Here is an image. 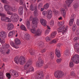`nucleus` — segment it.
<instances>
[{"label": "nucleus", "instance_id": "f8f14e48", "mask_svg": "<svg viewBox=\"0 0 79 79\" xmlns=\"http://www.w3.org/2000/svg\"><path fill=\"white\" fill-rule=\"evenodd\" d=\"M26 63V60L24 58V57H20L19 60V63L21 65H23V64H25Z\"/></svg>", "mask_w": 79, "mask_h": 79}, {"label": "nucleus", "instance_id": "5fc2aeb1", "mask_svg": "<svg viewBox=\"0 0 79 79\" xmlns=\"http://www.w3.org/2000/svg\"><path fill=\"white\" fill-rule=\"evenodd\" d=\"M42 5H43V4H42V3H40L39 4L38 6V8H40L41 7H42Z\"/></svg>", "mask_w": 79, "mask_h": 79}, {"label": "nucleus", "instance_id": "a878e982", "mask_svg": "<svg viewBox=\"0 0 79 79\" xmlns=\"http://www.w3.org/2000/svg\"><path fill=\"white\" fill-rule=\"evenodd\" d=\"M15 63H16L17 64H19V58H18V57H15Z\"/></svg>", "mask_w": 79, "mask_h": 79}, {"label": "nucleus", "instance_id": "603ef678", "mask_svg": "<svg viewBox=\"0 0 79 79\" xmlns=\"http://www.w3.org/2000/svg\"><path fill=\"white\" fill-rule=\"evenodd\" d=\"M46 49H41V53H45V52H46Z\"/></svg>", "mask_w": 79, "mask_h": 79}, {"label": "nucleus", "instance_id": "f257e3e1", "mask_svg": "<svg viewBox=\"0 0 79 79\" xmlns=\"http://www.w3.org/2000/svg\"><path fill=\"white\" fill-rule=\"evenodd\" d=\"M32 63V61L30 60H28L26 64L24 67V69L26 70V73L27 74V73H29L31 72H34V69L33 67L31 66L30 67V65H31Z\"/></svg>", "mask_w": 79, "mask_h": 79}, {"label": "nucleus", "instance_id": "58836bf2", "mask_svg": "<svg viewBox=\"0 0 79 79\" xmlns=\"http://www.w3.org/2000/svg\"><path fill=\"white\" fill-rule=\"evenodd\" d=\"M16 72V71H15V70H11L10 71V73H11V74H12V75H13L15 73V72Z\"/></svg>", "mask_w": 79, "mask_h": 79}, {"label": "nucleus", "instance_id": "4c0bfd02", "mask_svg": "<svg viewBox=\"0 0 79 79\" xmlns=\"http://www.w3.org/2000/svg\"><path fill=\"white\" fill-rule=\"evenodd\" d=\"M56 42H57V40L55 39H54L52 41L50 42V44H56Z\"/></svg>", "mask_w": 79, "mask_h": 79}, {"label": "nucleus", "instance_id": "6ab92c4d", "mask_svg": "<svg viewBox=\"0 0 79 79\" xmlns=\"http://www.w3.org/2000/svg\"><path fill=\"white\" fill-rule=\"evenodd\" d=\"M18 11L19 15H22L23 14V8L22 6L19 7Z\"/></svg>", "mask_w": 79, "mask_h": 79}, {"label": "nucleus", "instance_id": "9d476101", "mask_svg": "<svg viewBox=\"0 0 79 79\" xmlns=\"http://www.w3.org/2000/svg\"><path fill=\"white\" fill-rule=\"evenodd\" d=\"M44 65V61L41 59L37 61L36 63V66L37 67H40Z\"/></svg>", "mask_w": 79, "mask_h": 79}, {"label": "nucleus", "instance_id": "bf43d9fd", "mask_svg": "<svg viewBox=\"0 0 79 79\" xmlns=\"http://www.w3.org/2000/svg\"><path fill=\"white\" fill-rule=\"evenodd\" d=\"M44 43L42 42L39 45V47H43V46H44Z\"/></svg>", "mask_w": 79, "mask_h": 79}, {"label": "nucleus", "instance_id": "4d7b16f0", "mask_svg": "<svg viewBox=\"0 0 79 79\" xmlns=\"http://www.w3.org/2000/svg\"><path fill=\"white\" fill-rule=\"evenodd\" d=\"M0 52L2 54H3L4 53V52L3 51V48H0Z\"/></svg>", "mask_w": 79, "mask_h": 79}, {"label": "nucleus", "instance_id": "e2e57ef3", "mask_svg": "<svg viewBox=\"0 0 79 79\" xmlns=\"http://www.w3.org/2000/svg\"><path fill=\"white\" fill-rule=\"evenodd\" d=\"M79 7V6L78 5H74V8H77Z\"/></svg>", "mask_w": 79, "mask_h": 79}, {"label": "nucleus", "instance_id": "f3484780", "mask_svg": "<svg viewBox=\"0 0 79 79\" xmlns=\"http://www.w3.org/2000/svg\"><path fill=\"white\" fill-rule=\"evenodd\" d=\"M60 12L62 15H63V16L64 18H65V16H66V10H65L64 9L61 8L60 9Z\"/></svg>", "mask_w": 79, "mask_h": 79}, {"label": "nucleus", "instance_id": "473e14b6", "mask_svg": "<svg viewBox=\"0 0 79 79\" xmlns=\"http://www.w3.org/2000/svg\"><path fill=\"white\" fill-rule=\"evenodd\" d=\"M76 18V15L72 14L70 17V19H73L74 21V18Z\"/></svg>", "mask_w": 79, "mask_h": 79}, {"label": "nucleus", "instance_id": "69168bd1", "mask_svg": "<svg viewBox=\"0 0 79 79\" xmlns=\"http://www.w3.org/2000/svg\"><path fill=\"white\" fill-rule=\"evenodd\" d=\"M76 33L77 34V35L79 36V30H77L76 31Z\"/></svg>", "mask_w": 79, "mask_h": 79}, {"label": "nucleus", "instance_id": "6e6552de", "mask_svg": "<svg viewBox=\"0 0 79 79\" xmlns=\"http://www.w3.org/2000/svg\"><path fill=\"white\" fill-rule=\"evenodd\" d=\"M32 21V24L34 25H35L36 26H37V22H38V19L37 18H33V16L31 15L30 17L29 20L31 21Z\"/></svg>", "mask_w": 79, "mask_h": 79}, {"label": "nucleus", "instance_id": "79ce46f5", "mask_svg": "<svg viewBox=\"0 0 79 79\" xmlns=\"http://www.w3.org/2000/svg\"><path fill=\"white\" fill-rule=\"evenodd\" d=\"M61 59H57L56 60V61L57 63H60L61 62Z\"/></svg>", "mask_w": 79, "mask_h": 79}, {"label": "nucleus", "instance_id": "3c124183", "mask_svg": "<svg viewBox=\"0 0 79 79\" xmlns=\"http://www.w3.org/2000/svg\"><path fill=\"white\" fill-rule=\"evenodd\" d=\"M20 4L21 5L24 4V0H20Z\"/></svg>", "mask_w": 79, "mask_h": 79}, {"label": "nucleus", "instance_id": "2f4dec72", "mask_svg": "<svg viewBox=\"0 0 79 79\" xmlns=\"http://www.w3.org/2000/svg\"><path fill=\"white\" fill-rule=\"evenodd\" d=\"M79 43H77L76 44H74V47L75 48H76L77 49V48H78V47H79Z\"/></svg>", "mask_w": 79, "mask_h": 79}, {"label": "nucleus", "instance_id": "37998d69", "mask_svg": "<svg viewBox=\"0 0 79 79\" xmlns=\"http://www.w3.org/2000/svg\"><path fill=\"white\" fill-rule=\"evenodd\" d=\"M71 76L73 77H76V74H75V73L73 72H72L71 73Z\"/></svg>", "mask_w": 79, "mask_h": 79}, {"label": "nucleus", "instance_id": "774afa93", "mask_svg": "<svg viewBox=\"0 0 79 79\" xmlns=\"http://www.w3.org/2000/svg\"><path fill=\"white\" fill-rule=\"evenodd\" d=\"M77 24L78 26H79V20H77Z\"/></svg>", "mask_w": 79, "mask_h": 79}, {"label": "nucleus", "instance_id": "bb28decb", "mask_svg": "<svg viewBox=\"0 0 79 79\" xmlns=\"http://www.w3.org/2000/svg\"><path fill=\"white\" fill-rule=\"evenodd\" d=\"M29 35L28 34V33H26L25 35V39L26 40H28L29 39Z\"/></svg>", "mask_w": 79, "mask_h": 79}, {"label": "nucleus", "instance_id": "7ed1b4c3", "mask_svg": "<svg viewBox=\"0 0 79 79\" xmlns=\"http://www.w3.org/2000/svg\"><path fill=\"white\" fill-rule=\"evenodd\" d=\"M75 63L78 64L79 63V55L78 54H76L73 56L72 58V60H70L69 63V66L70 68H73L74 65Z\"/></svg>", "mask_w": 79, "mask_h": 79}, {"label": "nucleus", "instance_id": "13d9d810", "mask_svg": "<svg viewBox=\"0 0 79 79\" xmlns=\"http://www.w3.org/2000/svg\"><path fill=\"white\" fill-rule=\"evenodd\" d=\"M49 33V31L48 30H46L45 32V35H48V34Z\"/></svg>", "mask_w": 79, "mask_h": 79}, {"label": "nucleus", "instance_id": "e433bc0d", "mask_svg": "<svg viewBox=\"0 0 79 79\" xmlns=\"http://www.w3.org/2000/svg\"><path fill=\"white\" fill-rule=\"evenodd\" d=\"M35 9V7L34 6V5L31 4V7L30 8V10L31 11H34Z\"/></svg>", "mask_w": 79, "mask_h": 79}, {"label": "nucleus", "instance_id": "a18cd8bd", "mask_svg": "<svg viewBox=\"0 0 79 79\" xmlns=\"http://www.w3.org/2000/svg\"><path fill=\"white\" fill-rule=\"evenodd\" d=\"M1 1L4 3H5V4H8V2H7L6 0H1Z\"/></svg>", "mask_w": 79, "mask_h": 79}, {"label": "nucleus", "instance_id": "4be33fe9", "mask_svg": "<svg viewBox=\"0 0 79 79\" xmlns=\"http://www.w3.org/2000/svg\"><path fill=\"white\" fill-rule=\"evenodd\" d=\"M56 56L58 58H60L61 56L60 52L59 50H56Z\"/></svg>", "mask_w": 79, "mask_h": 79}, {"label": "nucleus", "instance_id": "39448f33", "mask_svg": "<svg viewBox=\"0 0 79 79\" xmlns=\"http://www.w3.org/2000/svg\"><path fill=\"white\" fill-rule=\"evenodd\" d=\"M0 16L1 17V19L2 21H6L8 23H10L11 20L10 19L6 17V15L4 13H0Z\"/></svg>", "mask_w": 79, "mask_h": 79}, {"label": "nucleus", "instance_id": "052dcab7", "mask_svg": "<svg viewBox=\"0 0 79 79\" xmlns=\"http://www.w3.org/2000/svg\"><path fill=\"white\" fill-rule=\"evenodd\" d=\"M79 39V37H75L74 39V41H76V40H78Z\"/></svg>", "mask_w": 79, "mask_h": 79}, {"label": "nucleus", "instance_id": "20e7f679", "mask_svg": "<svg viewBox=\"0 0 79 79\" xmlns=\"http://www.w3.org/2000/svg\"><path fill=\"white\" fill-rule=\"evenodd\" d=\"M37 24L36 25V26L35 25H34V24H33L32 25V29L31 30L32 33L35 34H35V37L40 36V35H41V34H42V31L39 29H38L36 31L35 28L37 27Z\"/></svg>", "mask_w": 79, "mask_h": 79}, {"label": "nucleus", "instance_id": "0e129e2a", "mask_svg": "<svg viewBox=\"0 0 79 79\" xmlns=\"http://www.w3.org/2000/svg\"><path fill=\"white\" fill-rule=\"evenodd\" d=\"M57 46L58 47H60V46H61V43H59V44H58L57 45Z\"/></svg>", "mask_w": 79, "mask_h": 79}, {"label": "nucleus", "instance_id": "a19ab883", "mask_svg": "<svg viewBox=\"0 0 79 79\" xmlns=\"http://www.w3.org/2000/svg\"><path fill=\"white\" fill-rule=\"evenodd\" d=\"M65 55L66 56H69V52L68 51H65Z\"/></svg>", "mask_w": 79, "mask_h": 79}, {"label": "nucleus", "instance_id": "dca6fc26", "mask_svg": "<svg viewBox=\"0 0 79 79\" xmlns=\"http://www.w3.org/2000/svg\"><path fill=\"white\" fill-rule=\"evenodd\" d=\"M43 76L44 74L43 73V72H39L38 74L37 77L39 79H42Z\"/></svg>", "mask_w": 79, "mask_h": 79}, {"label": "nucleus", "instance_id": "393cba45", "mask_svg": "<svg viewBox=\"0 0 79 79\" xmlns=\"http://www.w3.org/2000/svg\"><path fill=\"white\" fill-rule=\"evenodd\" d=\"M20 27L21 30H23L25 31H26V27H25V26L22 25L20 26Z\"/></svg>", "mask_w": 79, "mask_h": 79}, {"label": "nucleus", "instance_id": "5701e85b", "mask_svg": "<svg viewBox=\"0 0 79 79\" xmlns=\"http://www.w3.org/2000/svg\"><path fill=\"white\" fill-rule=\"evenodd\" d=\"M56 35V31H54L53 32L51 36H50L51 38H55Z\"/></svg>", "mask_w": 79, "mask_h": 79}, {"label": "nucleus", "instance_id": "412c9836", "mask_svg": "<svg viewBox=\"0 0 79 79\" xmlns=\"http://www.w3.org/2000/svg\"><path fill=\"white\" fill-rule=\"evenodd\" d=\"M10 44L13 47H14L15 48H18V45H16V44H15L14 42L12 41H11L10 42Z\"/></svg>", "mask_w": 79, "mask_h": 79}, {"label": "nucleus", "instance_id": "cd10ccee", "mask_svg": "<svg viewBox=\"0 0 79 79\" xmlns=\"http://www.w3.org/2000/svg\"><path fill=\"white\" fill-rule=\"evenodd\" d=\"M51 36H47L46 38V42H50L51 40Z\"/></svg>", "mask_w": 79, "mask_h": 79}, {"label": "nucleus", "instance_id": "338daca9", "mask_svg": "<svg viewBox=\"0 0 79 79\" xmlns=\"http://www.w3.org/2000/svg\"><path fill=\"white\" fill-rule=\"evenodd\" d=\"M48 65H46L44 66V68L45 69H47V68H48Z\"/></svg>", "mask_w": 79, "mask_h": 79}, {"label": "nucleus", "instance_id": "864d4df0", "mask_svg": "<svg viewBox=\"0 0 79 79\" xmlns=\"http://www.w3.org/2000/svg\"><path fill=\"white\" fill-rule=\"evenodd\" d=\"M64 24V22H60L59 23V25L60 26H61L62 25Z\"/></svg>", "mask_w": 79, "mask_h": 79}, {"label": "nucleus", "instance_id": "c9c22d12", "mask_svg": "<svg viewBox=\"0 0 79 79\" xmlns=\"http://www.w3.org/2000/svg\"><path fill=\"white\" fill-rule=\"evenodd\" d=\"M74 20L70 19L69 22V25L70 26H72L73 24V22H74Z\"/></svg>", "mask_w": 79, "mask_h": 79}, {"label": "nucleus", "instance_id": "6e6d98bb", "mask_svg": "<svg viewBox=\"0 0 79 79\" xmlns=\"http://www.w3.org/2000/svg\"><path fill=\"white\" fill-rule=\"evenodd\" d=\"M5 41L4 40H0V42L2 44H5Z\"/></svg>", "mask_w": 79, "mask_h": 79}, {"label": "nucleus", "instance_id": "b1692460", "mask_svg": "<svg viewBox=\"0 0 79 79\" xmlns=\"http://www.w3.org/2000/svg\"><path fill=\"white\" fill-rule=\"evenodd\" d=\"M26 24L27 27V28H29L30 26H31V22H30L29 21L27 20L26 21Z\"/></svg>", "mask_w": 79, "mask_h": 79}, {"label": "nucleus", "instance_id": "09e8293b", "mask_svg": "<svg viewBox=\"0 0 79 79\" xmlns=\"http://www.w3.org/2000/svg\"><path fill=\"white\" fill-rule=\"evenodd\" d=\"M50 57L51 60L53 59V53H51L50 54Z\"/></svg>", "mask_w": 79, "mask_h": 79}, {"label": "nucleus", "instance_id": "f704fd0d", "mask_svg": "<svg viewBox=\"0 0 79 79\" xmlns=\"http://www.w3.org/2000/svg\"><path fill=\"white\" fill-rule=\"evenodd\" d=\"M77 28V26L76 25H74L73 26V32H75L76 30V28Z\"/></svg>", "mask_w": 79, "mask_h": 79}, {"label": "nucleus", "instance_id": "2eb2a0df", "mask_svg": "<svg viewBox=\"0 0 79 79\" xmlns=\"http://www.w3.org/2000/svg\"><path fill=\"white\" fill-rule=\"evenodd\" d=\"M41 24L44 26H46L47 25V21L44 19H40V20Z\"/></svg>", "mask_w": 79, "mask_h": 79}, {"label": "nucleus", "instance_id": "ddd939ff", "mask_svg": "<svg viewBox=\"0 0 79 79\" xmlns=\"http://www.w3.org/2000/svg\"><path fill=\"white\" fill-rule=\"evenodd\" d=\"M0 36L2 39H4L6 37V35L4 31H2L0 32Z\"/></svg>", "mask_w": 79, "mask_h": 79}, {"label": "nucleus", "instance_id": "9b49d317", "mask_svg": "<svg viewBox=\"0 0 79 79\" xmlns=\"http://www.w3.org/2000/svg\"><path fill=\"white\" fill-rule=\"evenodd\" d=\"M7 29L9 31H11L14 28V25L12 23H9L7 25Z\"/></svg>", "mask_w": 79, "mask_h": 79}, {"label": "nucleus", "instance_id": "4468645a", "mask_svg": "<svg viewBox=\"0 0 79 79\" xmlns=\"http://www.w3.org/2000/svg\"><path fill=\"white\" fill-rule=\"evenodd\" d=\"M73 2V0H68L66 1V4L68 7H71V4Z\"/></svg>", "mask_w": 79, "mask_h": 79}, {"label": "nucleus", "instance_id": "8fccbe9b", "mask_svg": "<svg viewBox=\"0 0 79 79\" xmlns=\"http://www.w3.org/2000/svg\"><path fill=\"white\" fill-rule=\"evenodd\" d=\"M48 15H52V10H49L48 13Z\"/></svg>", "mask_w": 79, "mask_h": 79}, {"label": "nucleus", "instance_id": "f03ea898", "mask_svg": "<svg viewBox=\"0 0 79 79\" xmlns=\"http://www.w3.org/2000/svg\"><path fill=\"white\" fill-rule=\"evenodd\" d=\"M4 8L5 11H7V14L9 15H13V13L10 12L11 11L13 12H15V11H17L16 8V7H11V6L9 5H5L4 6Z\"/></svg>", "mask_w": 79, "mask_h": 79}, {"label": "nucleus", "instance_id": "de8ad7c7", "mask_svg": "<svg viewBox=\"0 0 79 79\" xmlns=\"http://www.w3.org/2000/svg\"><path fill=\"white\" fill-rule=\"evenodd\" d=\"M47 18H48V19H51V18H52V15H47Z\"/></svg>", "mask_w": 79, "mask_h": 79}, {"label": "nucleus", "instance_id": "0eeeda50", "mask_svg": "<svg viewBox=\"0 0 79 79\" xmlns=\"http://www.w3.org/2000/svg\"><path fill=\"white\" fill-rule=\"evenodd\" d=\"M68 28V27L67 26L66 27H61L57 29V31L58 32H62L63 34H65L67 31V29Z\"/></svg>", "mask_w": 79, "mask_h": 79}, {"label": "nucleus", "instance_id": "a211bd4d", "mask_svg": "<svg viewBox=\"0 0 79 79\" xmlns=\"http://www.w3.org/2000/svg\"><path fill=\"white\" fill-rule=\"evenodd\" d=\"M16 32H17V31L12 30L10 31L8 34L9 37H10V36L13 35V34H16Z\"/></svg>", "mask_w": 79, "mask_h": 79}, {"label": "nucleus", "instance_id": "680f3d73", "mask_svg": "<svg viewBox=\"0 0 79 79\" xmlns=\"http://www.w3.org/2000/svg\"><path fill=\"white\" fill-rule=\"evenodd\" d=\"M10 47V45L8 44H6L5 46L6 48H8Z\"/></svg>", "mask_w": 79, "mask_h": 79}, {"label": "nucleus", "instance_id": "c85d7f7f", "mask_svg": "<svg viewBox=\"0 0 79 79\" xmlns=\"http://www.w3.org/2000/svg\"><path fill=\"white\" fill-rule=\"evenodd\" d=\"M49 7V4L48 3H47L45 4L44 6V8H45V9H48Z\"/></svg>", "mask_w": 79, "mask_h": 79}, {"label": "nucleus", "instance_id": "c756f323", "mask_svg": "<svg viewBox=\"0 0 79 79\" xmlns=\"http://www.w3.org/2000/svg\"><path fill=\"white\" fill-rule=\"evenodd\" d=\"M19 73L15 72L13 76H14V77H18L19 76Z\"/></svg>", "mask_w": 79, "mask_h": 79}, {"label": "nucleus", "instance_id": "49530a36", "mask_svg": "<svg viewBox=\"0 0 79 79\" xmlns=\"http://www.w3.org/2000/svg\"><path fill=\"white\" fill-rule=\"evenodd\" d=\"M6 76L8 79H10L11 78V75L10 73H7L6 74Z\"/></svg>", "mask_w": 79, "mask_h": 79}, {"label": "nucleus", "instance_id": "ea45409f", "mask_svg": "<svg viewBox=\"0 0 79 79\" xmlns=\"http://www.w3.org/2000/svg\"><path fill=\"white\" fill-rule=\"evenodd\" d=\"M54 22L53 20H51L50 22V24L51 26H53L54 25Z\"/></svg>", "mask_w": 79, "mask_h": 79}, {"label": "nucleus", "instance_id": "c03bdc74", "mask_svg": "<svg viewBox=\"0 0 79 79\" xmlns=\"http://www.w3.org/2000/svg\"><path fill=\"white\" fill-rule=\"evenodd\" d=\"M47 13H48V12L46 10H44L42 12V14L44 16H45V15H47Z\"/></svg>", "mask_w": 79, "mask_h": 79}, {"label": "nucleus", "instance_id": "72a5a7b5", "mask_svg": "<svg viewBox=\"0 0 79 79\" xmlns=\"http://www.w3.org/2000/svg\"><path fill=\"white\" fill-rule=\"evenodd\" d=\"M3 79V72H0V79Z\"/></svg>", "mask_w": 79, "mask_h": 79}, {"label": "nucleus", "instance_id": "7c9ffc66", "mask_svg": "<svg viewBox=\"0 0 79 79\" xmlns=\"http://www.w3.org/2000/svg\"><path fill=\"white\" fill-rule=\"evenodd\" d=\"M35 9L36 10L34 12V16H37L38 15V10L37 9V7H35Z\"/></svg>", "mask_w": 79, "mask_h": 79}, {"label": "nucleus", "instance_id": "1a4fd4ad", "mask_svg": "<svg viewBox=\"0 0 79 79\" xmlns=\"http://www.w3.org/2000/svg\"><path fill=\"white\" fill-rule=\"evenodd\" d=\"M10 19L12 21L17 22L19 20V16L18 15L16 14H14L10 17Z\"/></svg>", "mask_w": 79, "mask_h": 79}, {"label": "nucleus", "instance_id": "aec40b11", "mask_svg": "<svg viewBox=\"0 0 79 79\" xmlns=\"http://www.w3.org/2000/svg\"><path fill=\"white\" fill-rule=\"evenodd\" d=\"M14 42L15 44H16V45H19V44H21V41H20V40L18 38L15 39Z\"/></svg>", "mask_w": 79, "mask_h": 79}, {"label": "nucleus", "instance_id": "423d86ee", "mask_svg": "<svg viewBox=\"0 0 79 79\" xmlns=\"http://www.w3.org/2000/svg\"><path fill=\"white\" fill-rule=\"evenodd\" d=\"M63 75H64V73L62 71L60 70H58L54 72V76L57 79L62 77Z\"/></svg>", "mask_w": 79, "mask_h": 79}]
</instances>
